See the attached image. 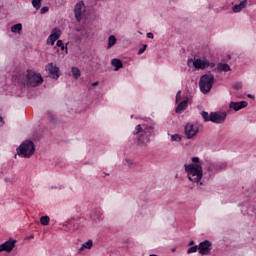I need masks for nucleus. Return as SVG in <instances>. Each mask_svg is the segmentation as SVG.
Listing matches in <instances>:
<instances>
[{"mask_svg":"<svg viewBox=\"0 0 256 256\" xmlns=\"http://www.w3.org/2000/svg\"><path fill=\"white\" fill-rule=\"evenodd\" d=\"M155 137V127L153 125L147 126L138 124L133 131V140L141 145L147 147L151 143V139Z\"/></svg>","mask_w":256,"mask_h":256,"instance_id":"f257e3e1","label":"nucleus"},{"mask_svg":"<svg viewBox=\"0 0 256 256\" xmlns=\"http://www.w3.org/2000/svg\"><path fill=\"white\" fill-rule=\"evenodd\" d=\"M184 169L187 173L189 181H191L192 183H200V185H203L201 179H203L204 177V172L203 166L201 165V159L199 157H193L192 163L184 164Z\"/></svg>","mask_w":256,"mask_h":256,"instance_id":"f03ea898","label":"nucleus"},{"mask_svg":"<svg viewBox=\"0 0 256 256\" xmlns=\"http://www.w3.org/2000/svg\"><path fill=\"white\" fill-rule=\"evenodd\" d=\"M16 83L20 89H25V87H38V85L43 83V77L33 70H27L26 73L16 76Z\"/></svg>","mask_w":256,"mask_h":256,"instance_id":"7ed1b4c3","label":"nucleus"},{"mask_svg":"<svg viewBox=\"0 0 256 256\" xmlns=\"http://www.w3.org/2000/svg\"><path fill=\"white\" fill-rule=\"evenodd\" d=\"M200 164L202 165V169H204V177L203 181H209V179H213L216 173L219 171H223L227 165L223 162H211L209 160H200Z\"/></svg>","mask_w":256,"mask_h":256,"instance_id":"20e7f679","label":"nucleus"},{"mask_svg":"<svg viewBox=\"0 0 256 256\" xmlns=\"http://www.w3.org/2000/svg\"><path fill=\"white\" fill-rule=\"evenodd\" d=\"M188 67H194L197 71L205 70L210 67V69H214L215 62H211L203 56L202 58H190L187 60Z\"/></svg>","mask_w":256,"mask_h":256,"instance_id":"39448f33","label":"nucleus"},{"mask_svg":"<svg viewBox=\"0 0 256 256\" xmlns=\"http://www.w3.org/2000/svg\"><path fill=\"white\" fill-rule=\"evenodd\" d=\"M16 151L19 157H24V159H31L35 153V144L31 140H25L20 144Z\"/></svg>","mask_w":256,"mask_h":256,"instance_id":"423d86ee","label":"nucleus"},{"mask_svg":"<svg viewBox=\"0 0 256 256\" xmlns=\"http://www.w3.org/2000/svg\"><path fill=\"white\" fill-rule=\"evenodd\" d=\"M213 83H215V76L211 72L202 75L199 80L201 93H209L213 89Z\"/></svg>","mask_w":256,"mask_h":256,"instance_id":"0eeeda50","label":"nucleus"},{"mask_svg":"<svg viewBox=\"0 0 256 256\" xmlns=\"http://www.w3.org/2000/svg\"><path fill=\"white\" fill-rule=\"evenodd\" d=\"M87 11L85 7V2L79 1L74 7V15L77 21H81L83 19V15Z\"/></svg>","mask_w":256,"mask_h":256,"instance_id":"6e6552de","label":"nucleus"},{"mask_svg":"<svg viewBox=\"0 0 256 256\" xmlns=\"http://www.w3.org/2000/svg\"><path fill=\"white\" fill-rule=\"evenodd\" d=\"M225 119H227V113L221 111L211 112V123L221 125L222 123H225Z\"/></svg>","mask_w":256,"mask_h":256,"instance_id":"1a4fd4ad","label":"nucleus"},{"mask_svg":"<svg viewBox=\"0 0 256 256\" xmlns=\"http://www.w3.org/2000/svg\"><path fill=\"white\" fill-rule=\"evenodd\" d=\"M199 133V128L195 127L192 123L186 124L184 128V135L186 139H193Z\"/></svg>","mask_w":256,"mask_h":256,"instance_id":"9d476101","label":"nucleus"},{"mask_svg":"<svg viewBox=\"0 0 256 256\" xmlns=\"http://www.w3.org/2000/svg\"><path fill=\"white\" fill-rule=\"evenodd\" d=\"M46 71L48 72V75L51 77V79H59V67L57 65L53 64V62L49 63L46 66Z\"/></svg>","mask_w":256,"mask_h":256,"instance_id":"9b49d317","label":"nucleus"},{"mask_svg":"<svg viewBox=\"0 0 256 256\" xmlns=\"http://www.w3.org/2000/svg\"><path fill=\"white\" fill-rule=\"evenodd\" d=\"M198 251L200 255H209V253H211V241L204 240L203 242H200L198 245Z\"/></svg>","mask_w":256,"mask_h":256,"instance_id":"f8f14e48","label":"nucleus"},{"mask_svg":"<svg viewBox=\"0 0 256 256\" xmlns=\"http://www.w3.org/2000/svg\"><path fill=\"white\" fill-rule=\"evenodd\" d=\"M65 231H77L79 229V222L75 219H70L62 224Z\"/></svg>","mask_w":256,"mask_h":256,"instance_id":"ddd939ff","label":"nucleus"},{"mask_svg":"<svg viewBox=\"0 0 256 256\" xmlns=\"http://www.w3.org/2000/svg\"><path fill=\"white\" fill-rule=\"evenodd\" d=\"M249 103L247 101H240V102H230L229 109H233L234 111H241V109H245Z\"/></svg>","mask_w":256,"mask_h":256,"instance_id":"4468645a","label":"nucleus"},{"mask_svg":"<svg viewBox=\"0 0 256 256\" xmlns=\"http://www.w3.org/2000/svg\"><path fill=\"white\" fill-rule=\"evenodd\" d=\"M59 37H61V29L54 28L48 37V41H50V45H55V41H57Z\"/></svg>","mask_w":256,"mask_h":256,"instance_id":"2eb2a0df","label":"nucleus"},{"mask_svg":"<svg viewBox=\"0 0 256 256\" xmlns=\"http://www.w3.org/2000/svg\"><path fill=\"white\" fill-rule=\"evenodd\" d=\"M15 243L17 240L9 239L8 241L2 243V248L6 253H11L15 249Z\"/></svg>","mask_w":256,"mask_h":256,"instance_id":"dca6fc26","label":"nucleus"},{"mask_svg":"<svg viewBox=\"0 0 256 256\" xmlns=\"http://www.w3.org/2000/svg\"><path fill=\"white\" fill-rule=\"evenodd\" d=\"M90 217L92 221H100V219H103V210L100 208L92 210Z\"/></svg>","mask_w":256,"mask_h":256,"instance_id":"f3484780","label":"nucleus"},{"mask_svg":"<svg viewBox=\"0 0 256 256\" xmlns=\"http://www.w3.org/2000/svg\"><path fill=\"white\" fill-rule=\"evenodd\" d=\"M249 0H243L241 1L239 4H236L232 7V11L234 13H241V11H243V9H245V7H247V3Z\"/></svg>","mask_w":256,"mask_h":256,"instance_id":"a211bd4d","label":"nucleus"},{"mask_svg":"<svg viewBox=\"0 0 256 256\" xmlns=\"http://www.w3.org/2000/svg\"><path fill=\"white\" fill-rule=\"evenodd\" d=\"M188 103H189V98L184 99L182 102H180L177 105L175 112L179 113V114L183 113V111H185V109H187Z\"/></svg>","mask_w":256,"mask_h":256,"instance_id":"6ab92c4d","label":"nucleus"},{"mask_svg":"<svg viewBox=\"0 0 256 256\" xmlns=\"http://www.w3.org/2000/svg\"><path fill=\"white\" fill-rule=\"evenodd\" d=\"M111 65L114 68V71H119V69H123V61H121V59L118 58H114L111 61Z\"/></svg>","mask_w":256,"mask_h":256,"instance_id":"aec40b11","label":"nucleus"},{"mask_svg":"<svg viewBox=\"0 0 256 256\" xmlns=\"http://www.w3.org/2000/svg\"><path fill=\"white\" fill-rule=\"evenodd\" d=\"M216 69L217 71H224V73H227L228 71H231V66H229V64L218 63Z\"/></svg>","mask_w":256,"mask_h":256,"instance_id":"412c9836","label":"nucleus"},{"mask_svg":"<svg viewBox=\"0 0 256 256\" xmlns=\"http://www.w3.org/2000/svg\"><path fill=\"white\" fill-rule=\"evenodd\" d=\"M93 248V241L89 239L87 242L83 243L82 246L79 248V253L85 251V249H92Z\"/></svg>","mask_w":256,"mask_h":256,"instance_id":"4be33fe9","label":"nucleus"},{"mask_svg":"<svg viewBox=\"0 0 256 256\" xmlns=\"http://www.w3.org/2000/svg\"><path fill=\"white\" fill-rule=\"evenodd\" d=\"M182 140H183V137L181 136V134H171L170 135L171 143H181Z\"/></svg>","mask_w":256,"mask_h":256,"instance_id":"5701e85b","label":"nucleus"},{"mask_svg":"<svg viewBox=\"0 0 256 256\" xmlns=\"http://www.w3.org/2000/svg\"><path fill=\"white\" fill-rule=\"evenodd\" d=\"M21 31H23V24H21V23L15 24L11 27L12 33L21 34Z\"/></svg>","mask_w":256,"mask_h":256,"instance_id":"b1692460","label":"nucleus"},{"mask_svg":"<svg viewBox=\"0 0 256 256\" xmlns=\"http://www.w3.org/2000/svg\"><path fill=\"white\" fill-rule=\"evenodd\" d=\"M71 73H72V76L74 77V79H79V77H81V70H79V68H77V67H72Z\"/></svg>","mask_w":256,"mask_h":256,"instance_id":"393cba45","label":"nucleus"},{"mask_svg":"<svg viewBox=\"0 0 256 256\" xmlns=\"http://www.w3.org/2000/svg\"><path fill=\"white\" fill-rule=\"evenodd\" d=\"M116 43H117V38L115 37V35L109 36V38H108V49H111V47L116 45Z\"/></svg>","mask_w":256,"mask_h":256,"instance_id":"a878e982","label":"nucleus"},{"mask_svg":"<svg viewBox=\"0 0 256 256\" xmlns=\"http://www.w3.org/2000/svg\"><path fill=\"white\" fill-rule=\"evenodd\" d=\"M201 115L205 123H208L209 121H211V113L209 114V112L202 111Z\"/></svg>","mask_w":256,"mask_h":256,"instance_id":"bb28decb","label":"nucleus"},{"mask_svg":"<svg viewBox=\"0 0 256 256\" xmlns=\"http://www.w3.org/2000/svg\"><path fill=\"white\" fill-rule=\"evenodd\" d=\"M49 221H51V219L49 218V216H42L40 218V223L41 225L47 226L49 225Z\"/></svg>","mask_w":256,"mask_h":256,"instance_id":"cd10ccee","label":"nucleus"},{"mask_svg":"<svg viewBox=\"0 0 256 256\" xmlns=\"http://www.w3.org/2000/svg\"><path fill=\"white\" fill-rule=\"evenodd\" d=\"M41 1L42 0H32V5L36 11H39L41 9Z\"/></svg>","mask_w":256,"mask_h":256,"instance_id":"c85d7f7f","label":"nucleus"},{"mask_svg":"<svg viewBox=\"0 0 256 256\" xmlns=\"http://www.w3.org/2000/svg\"><path fill=\"white\" fill-rule=\"evenodd\" d=\"M198 250H199V245L191 246V247L187 250V253H188V255H191V253H197Z\"/></svg>","mask_w":256,"mask_h":256,"instance_id":"c756f323","label":"nucleus"},{"mask_svg":"<svg viewBox=\"0 0 256 256\" xmlns=\"http://www.w3.org/2000/svg\"><path fill=\"white\" fill-rule=\"evenodd\" d=\"M147 51V44H143L142 47L138 51V55H143Z\"/></svg>","mask_w":256,"mask_h":256,"instance_id":"7c9ffc66","label":"nucleus"},{"mask_svg":"<svg viewBox=\"0 0 256 256\" xmlns=\"http://www.w3.org/2000/svg\"><path fill=\"white\" fill-rule=\"evenodd\" d=\"M233 89L239 91V89H243V84L241 82H237L233 85Z\"/></svg>","mask_w":256,"mask_h":256,"instance_id":"2f4dec72","label":"nucleus"},{"mask_svg":"<svg viewBox=\"0 0 256 256\" xmlns=\"http://www.w3.org/2000/svg\"><path fill=\"white\" fill-rule=\"evenodd\" d=\"M57 47H61L62 51H64L65 49H66V51H67V47H65V46L63 45V40H58V41H57Z\"/></svg>","mask_w":256,"mask_h":256,"instance_id":"473e14b6","label":"nucleus"},{"mask_svg":"<svg viewBox=\"0 0 256 256\" xmlns=\"http://www.w3.org/2000/svg\"><path fill=\"white\" fill-rule=\"evenodd\" d=\"M48 11H49V7L44 6L41 8L40 13L41 15H45V13H47Z\"/></svg>","mask_w":256,"mask_h":256,"instance_id":"72a5a7b5","label":"nucleus"},{"mask_svg":"<svg viewBox=\"0 0 256 256\" xmlns=\"http://www.w3.org/2000/svg\"><path fill=\"white\" fill-rule=\"evenodd\" d=\"M124 165H129V166L133 165V160H131V159H129V158H126V159L124 160Z\"/></svg>","mask_w":256,"mask_h":256,"instance_id":"f704fd0d","label":"nucleus"},{"mask_svg":"<svg viewBox=\"0 0 256 256\" xmlns=\"http://www.w3.org/2000/svg\"><path fill=\"white\" fill-rule=\"evenodd\" d=\"M180 99H181V90H179L177 93H176V103H179V101H180Z\"/></svg>","mask_w":256,"mask_h":256,"instance_id":"c9c22d12","label":"nucleus"},{"mask_svg":"<svg viewBox=\"0 0 256 256\" xmlns=\"http://www.w3.org/2000/svg\"><path fill=\"white\" fill-rule=\"evenodd\" d=\"M49 119L52 123H55V116H53V113L49 112L48 113Z\"/></svg>","mask_w":256,"mask_h":256,"instance_id":"e433bc0d","label":"nucleus"},{"mask_svg":"<svg viewBox=\"0 0 256 256\" xmlns=\"http://www.w3.org/2000/svg\"><path fill=\"white\" fill-rule=\"evenodd\" d=\"M146 37H147L148 39H154L155 35H154L153 33H151V32H148V33L146 34Z\"/></svg>","mask_w":256,"mask_h":256,"instance_id":"4c0bfd02","label":"nucleus"},{"mask_svg":"<svg viewBox=\"0 0 256 256\" xmlns=\"http://www.w3.org/2000/svg\"><path fill=\"white\" fill-rule=\"evenodd\" d=\"M247 97H248V99H253V100H255V96L252 95V94H248Z\"/></svg>","mask_w":256,"mask_h":256,"instance_id":"58836bf2","label":"nucleus"},{"mask_svg":"<svg viewBox=\"0 0 256 256\" xmlns=\"http://www.w3.org/2000/svg\"><path fill=\"white\" fill-rule=\"evenodd\" d=\"M97 85H99L98 81L92 83V87H97Z\"/></svg>","mask_w":256,"mask_h":256,"instance_id":"ea45409f","label":"nucleus"},{"mask_svg":"<svg viewBox=\"0 0 256 256\" xmlns=\"http://www.w3.org/2000/svg\"><path fill=\"white\" fill-rule=\"evenodd\" d=\"M3 251H5V250H3V245L0 244V253L3 252Z\"/></svg>","mask_w":256,"mask_h":256,"instance_id":"a19ab883","label":"nucleus"},{"mask_svg":"<svg viewBox=\"0 0 256 256\" xmlns=\"http://www.w3.org/2000/svg\"><path fill=\"white\" fill-rule=\"evenodd\" d=\"M34 238H35V236H33V235H30L27 237V239H34Z\"/></svg>","mask_w":256,"mask_h":256,"instance_id":"79ce46f5","label":"nucleus"},{"mask_svg":"<svg viewBox=\"0 0 256 256\" xmlns=\"http://www.w3.org/2000/svg\"><path fill=\"white\" fill-rule=\"evenodd\" d=\"M179 0H170V3H177Z\"/></svg>","mask_w":256,"mask_h":256,"instance_id":"37998d69","label":"nucleus"},{"mask_svg":"<svg viewBox=\"0 0 256 256\" xmlns=\"http://www.w3.org/2000/svg\"><path fill=\"white\" fill-rule=\"evenodd\" d=\"M189 245H195V241H190Z\"/></svg>","mask_w":256,"mask_h":256,"instance_id":"c03bdc74","label":"nucleus"},{"mask_svg":"<svg viewBox=\"0 0 256 256\" xmlns=\"http://www.w3.org/2000/svg\"><path fill=\"white\" fill-rule=\"evenodd\" d=\"M3 121V118L0 116V122H2Z\"/></svg>","mask_w":256,"mask_h":256,"instance_id":"a18cd8bd","label":"nucleus"},{"mask_svg":"<svg viewBox=\"0 0 256 256\" xmlns=\"http://www.w3.org/2000/svg\"><path fill=\"white\" fill-rule=\"evenodd\" d=\"M5 181H10L9 178H5Z\"/></svg>","mask_w":256,"mask_h":256,"instance_id":"49530a36","label":"nucleus"},{"mask_svg":"<svg viewBox=\"0 0 256 256\" xmlns=\"http://www.w3.org/2000/svg\"><path fill=\"white\" fill-rule=\"evenodd\" d=\"M172 251H175V249H173Z\"/></svg>","mask_w":256,"mask_h":256,"instance_id":"de8ad7c7","label":"nucleus"}]
</instances>
